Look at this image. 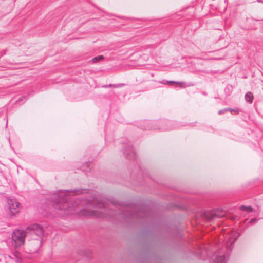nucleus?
I'll return each instance as SVG.
<instances>
[{"label":"nucleus","instance_id":"3","mask_svg":"<svg viewBox=\"0 0 263 263\" xmlns=\"http://www.w3.org/2000/svg\"><path fill=\"white\" fill-rule=\"evenodd\" d=\"M238 236L232 232L227 235L226 248L227 250L220 249L217 251L212 256L213 263H223L226 260V256L229 255L230 252L234 247V244L237 239Z\"/></svg>","mask_w":263,"mask_h":263},{"label":"nucleus","instance_id":"5","mask_svg":"<svg viewBox=\"0 0 263 263\" xmlns=\"http://www.w3.org/2000/svg\"><path fill=\"white\" fill-rule=\"evenodd\" d=\"M82 214L86 216H95L99 218H104L105 216L102 212L97 210H83Z\"/></svg>","mask_w":263,"mask_h":263},{"label":"nucleus","instance_id":"16","mask_svg":"<svg viewBox=\"0 0 263 263\" xmlns=\"http://www.w3.org/2000/svg\"><path fill=\"white\" fill-rule=\"evenodd\" d=\"M257 221V219L256 218H252V219H251L250 220V222L251 223H254V222H256V221Z\"/></svg>","mask_w":263,"mask_h":263},{"label":"nucleus","instance_id":"11","mask_svg":"<svg viewBox=\"0 0 263 263\" xmlns=\"http://www.w3.org/2000/svg\"><path fill=\"white\" fill-rule=\"evenodd\" d=\"M95 207L99 208V209H101L103 208H105L106 205H105V202L101 200V201L97 202Z\"/></svg>","mask_w":263,"mask_h":263},{"label":"nucleus","instance_id":"13","mask_svg":"<svg viewBox=\"0 0 263 263\" xmlns=\"http://www.w3.org/2000/svg\"><path fill=\"white\" fill-rule=\"evenodd\" d=\"M124 86V84H112V87L118 88Z\"/></svg>","mask_w":263,"mask_h":263},{"label":"nucleus","instance_id":"4","mask_svg":"<svg viewBox=\"0 0 263 263\" xmlns=\"http://www.w3.org/2000/svg\"><path fill=\"white\" fill-rule=\"evenodd\" d=\"M224 215L223 211L218 210L214 211H207L204 213V216L206 219L211 221L215 219L216 218H221Z\"/></svg>","mask_w":263,"mask_h":263},{"label":"nucleus","instance_id":"7","mask_svg":"<svg viewBox=\"0 0 263 263\" xmlns=\"http://www.w3.org/2000/svg\"><path fill=\"white\" fill-rule=\"evenodd\" d=\"M129 152H128L127 151L125 152V153H126V155L128 156V158L129 159L136 158V154L132 147H129Z\"/></svg>","mask_w":263,"mask_h":263},{"label":"nucleus","instance_id":"18","mask_svg":"<svg viewBox=\"0 0 263 263\" xmlns=\"http://www.w3.org/2000/svg\"><path fill=\"white\" fill-rule=\"evenodd\" d=\"M134 216V215H133V214H130V215H129V217H132V216Z\"/></svg>","mask_w":263,"mask_h":263},{"label":"nucleus","instance_id":"6","mask_svg":"<svg viewBox=\"0 0 263 263\" xmlns=\"http://www.w3.org/2000/svg\"><path fill=\"white\" fill-rule=\"evenodd\" d=\"M9 209L13 215L15 214L18 212L20 203L15 200H10L8 202Z\"/></svg>","mask_w":263,"mask_h":263},{"label":"nucleus","instance_id":"9","mask_svg":"<svg viewBox=\"0 0 263 263\" xmlns=\"http://www.w3.org/2000/svg\"><path fill=\"white\" fill-rule=\"evenodd\" d=\"M245 100L247 102L251 103L253 101V95L251 92H248L245 95Z\"/></svg>","mask_w":263,"mask_h":263},{"label":"nucleus","instance_id":"1","mask_svg":"<svg viewBox=\"0 0 263 263\" xmlns=\"http://www.w3.org/2000/svg\"><path fill=\"white\" fill-rule=\"evenodd\" d=\"M28 234L31 236L33 240L30 242V245H34V247L30 251L35 252L41 246V239L44 235L43 229L39 224H31L25 231L15 230L12 233V238L16 246H21L24 243L25 237Z\"/></svg>","mask_w":263,"mask_h":263},{"label":"nucleus","instance_id":"17","mask_svg":"<svg viewBox=\"0 0 263 263\" xmlns=\"http://www.w3.org/2000/svg\"><path fill=\"white\" fill-rule=\"evenodd\" d=\"M104 87H112V84H109V85H105L103 86Z\"/></svg>","mask_w":263,"mask_h":263},{"label":"nucleus","instance_id":"14","mask_svg":"<svg viewBox=\"0 0 263 263\" xmlns=\"http://www.w3.org/2000/svg\"><path fill=\"white\" fill-rule=\"evenodd\" d=\"M230 109V108H225L224 109L220 110L218 111V114L220 115V114H223L226 111H228V109Z\"/></svg>","mask_w":263,"mask_h":263},{"label":"nucleus","instance_id":"15","mask_svg":"<svg viewBox=\"0 0 263 263\" xmlns=\"http://www.w3.org/2000/svg\"><path fill=\"white\" fill-rule=\"evenodd\" d=\"M228 110H230L231 112H235V114H237L239 113V110L238 109H231L230 108Z\"/></svg>","mask_w":263,"mask_h":263},{"label":"nucleus","instance_id":"2","mask_svg":"<svg viewBox=\"0 0 263 263\" xmlns=\"http://www.w3.org/2000/svg\"><path fill=\"white\" fill-rule=\"evenodd\" d=\"M85 190V189H80L60 191L54 201L55 209L63 211V213H61L62 215H68L73 214V206H70L71 204L68 201V194L72 193L73 195H79L82 194L83 191Z\"/></svg>","mask_w":263,"mask_h":263},{"label":"nucleus","instance_id":"10","mask_svg":"<svg viewBox=\"0 0 263 263\" xmlns=\"http://www.w3.org/2000/svg\"><path fill=\"white\" fill-rule=\"evenodd\" d=\"M240 209L243 211H246L248 213H250L253 211V209L251 206H246L242 205L240 207Z\"/></svg>","mask_w":263,"mask_h":263},{"label":"nucleus","instance_id":"12","mask_svg":"<svg viewBox=\"0 0 263 263\" xmlns=\"http://www.w3.org/2000/svg\"><path fill=\"white\" fill-rule=\"evenodd\" d=\"M103 58H104V57L103 55H99V56L93 58L92 59V61L93 62L96 63L100 60H102Z\"/></svg>","mask_w":263,"mask_h":263},{"label":"nucleus","instance_id":"8","mask_svg":"<svg viewBox=\"0 0 263 263\" xmlns=\"http://www.w3.org/2000/svg\"><path fill=\"white\" fill-rule=\"evenodd\" d=\"M160 83H161L162 84H167L168 83H175V84L179 85L180 87H186L185 83L184 82H177V81H166V82H165L163 80L162 81L160 82Z\"/></svg>","mask_w":263,"mask_h":263}]
</instances>
